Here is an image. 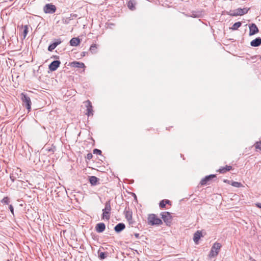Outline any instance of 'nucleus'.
Listing matches in <instances>:
<instances>
[{"label": "nucleus", "mask_w": 261, "mask_h": 261, "mask_svg": "<svg viewBox=\"0 0 261 261\" xmlns=\"http://www.w3.org/2000/svg\"><path fill=\"white\" fill-rule=\"evenodd\" d=\"M147 223L148 225L151 226L160 225L163 224V222L162 220L158 218L155 214H151L148 215Z\"/></svg>", "instance_id": "1"}, {"label": "nucleus", "mask_w": 261, "mask_h": 261, "mask_svg": "<svg viewBox=\"0 0 261 261\" xmlns=\"http://www.w3.org/2000/svg\"><path fill=\"white\" fill-rule=\"evenodd\" d=\"M20 96L22 102L23 106L27 108L28 112H30L31 109L32 105L30 97L25 93H21Z\"/></svg>", "instance_id": "2"}, {"label": "nucleus", "mask_w": 261, "mask_h": 261, "mask_svg": "<svg viewBox=\"0 0 261 261\" xmlns=\"http://www.w3.org/2000/svg\"><path fill=\"white\" fill-rule=\"evenodd\" d=\"M250 8H238L234 10L230 11L228 14L232 16H242L248 13Z\"/></svg>", "instance_id": "3"}, {"label": "nucleus", "mask_w": 261, "mask_h": 261, "mask_svg": "<svg viewBox=\"0 0 261 261\" xmlns=\"http://www.w3.org/2000/svg\"><path fill=\"white\" fill-rule=\"evenodd\" d=\"M221 247L222 245L220 243L217 242L215 243L211 248L209 256L210 257H214L216 256L218 254Z\"/></svg>", "instance_id": "4"}, {"label": "nucleus", "mask_w": 261, "mask_h": 261, "mask_svg": "<svg viewBox=\"0 0 261 261\" xmlns=\"http://www.w3.org/2000/svg\"><path fill=\"white\" fill-rule=\"evenodd\" d=\"M56 7L51 3L46 4L43 7V11L46 14H53L56 12Z\"/></svg>", "instance_id": "5"}, {"label": "nucleus", "mask_w": 261, "mask_h": 261, "mask_svg": "<svg viewBox=\"0 0 261 261\" xmlns=\"http://www.w3.org/2000/svg\"><path fill=\"white\" fill-rule=\"evenodd\" d=\"M161 216L163 221L166 223L167 225H169L171 223L172 216L169 212H162L161 214Z\"/></svg>", "instance_id": "6"}, {"label": "nucleus", "mask_w": 261, "mask_h": 261, "mask_svg": "<svg viewBox=\"0 0 261 261\" xmlns=\"http://www.w3.org/2000/svg\"><path fill=\"white\" fill-rule=\"evenodd\" d=\"M85 106L87 108L86 115L88 116H92L93 115V108L91 102L89 100H87L85 102Z\"/></svg>", "instance_id": "7"}, {"label": "nucleus", "mask_w": 261, "mask_h": 261, "mask_svg": "<svg viewBox=\"0 0 261 261\" xmlns=\"http://www.w3.org/2000/svg\"><path fill=\"white\" fill-rule=\"evenodd\" d=\"M61 62L59 60H55L49 65L48 68L51 71L56 70L59 67Z\"/></svg>", "instance_id": "8"}, {"label": "nucleus", "mask_w": 261, "mask_h": 261, "mask_svg": "<svg viewBox=\"0 0 261 261\" xmlns=\"http://www.w3.org/2000/svg\"><path fill=\"white\" fill-rule=\"evenodd\" d=\"M249 35L252 36L257 34L259 32V30L255 23H251L249 25Z\"/></svg>", "instance_id": "9"}, {"label": "nucleus", "mask_w": 261, "mask_h": 261, "mask_svg": "<svg viewBox=\"0 0 261 261\" xmlns=\"http://www.w3.org/2000/svg\"><path fill=\"white\" fill-rule=\"evenodd\" d=\"M62 42L61 39H55L54 42L51 43L48 47V50L49 51H53L58 45Z\"/></svg>", "instance_id": "10"}, {"label": "nucleus", "mask_w": 261, "mask_h": 261, "mask_svg": "<svg viewBox=\"0 0 261 261\" xmlns=\"http://www.w3.org/2000/svg\"><path fill=\"white\" fill-rule=\"evenodd\" d=\"M216 177V175L215 174H211L210 175L206 176L201 180L200 184L201 185H205L207 184L208 181H210L213 178Z\"/></svg>", "instance_id": "11"}, {"label": "nucleus", "mask_w": 261, "mask_h": 261, "mask_svg": "<svg viewBox=\"0 0 261 261\" xmlns=\"http://www.w3.org/2000/svg\"><path fill=\"white\" fill-rule=\"evenodd\" d=\"M95 229L97 232L101 233L105 230L106 225L102 222L97 223L95 226Z\"/></svg>", "instance_id": "12"}, {"label": "nucleus", "mask_w": 261, "mask_h": 261, "mask_svg": "<svg viewBox=\"0 0 261 261\" xmlns=\"http://www.w3.org/2000/svg\"><path fill=\"white\" fill-rule=\"evenodd\" d=\"M70 66L71 67L79 68H84L85 67V65L83 63L77 61H73L70 63Z\"/></svg>", "instance_id": "13"}, {"label": "nucleus", "mask_w": 261, "mask_h": 261, "mask_svg": "<svg viewBox=\"0 0 261 261\" xmlns=\"http://www.w3.org/2000/svg\"><path fill=\"white\" fill-rule=\"evenodd\" d=\"M250 45L253 47H258L261 45V38L258 37L253 40L250 42Z\"/></svg>", "instance_id": "14"}, {"label": "nucleus", "mask_w": 261, "mask_h": 261, "mask_svg": "<svg viewBox=\"0 0 261 261\" xmlns=\"http://www.w3.org/2000/svg\"><path fill=\"white\" fill-rule=\"evenodd\" d=\"M125 228V225L124 223H119L115 226L114 230L117 233H119L124 230Z\"/></svg>", "instance_id": "15"}, {"label": "nucleus", "mask_w": 261, "mask_h": 261, "mask_svg": "<svg viewBox=\"0 0 261 261\" xmlns=\"http://www.w3.org/2000/svg\"><path fill=\"white\" fill-rule=\"evenodd\" d=\"M99 179L95 176H91L89 177V182L92 186H95L99 182Z\"/></svg>", "instance_id": "16"}, {"label": "nucleus", "mask_w": 261, "mask_h": 261, "mask_svg": "<svg viewBox=\"0 0 261 261\" xmlns=\"http://www.w3.org/2000/svg\"><path fill=\"white\" fill-rule=\"evenodd\" d=\"M202 237V233L200 231H197L194 234L193 240L196 244H198L199 240Z\"/></svg>", "instance_id": "17"}, {"label": "nucleus", "mask_w": 261, "mask_h": 261, "mask_svg": "<svg viewBox=\"0 0 261 261\" xmlns=\"http://www.w3.org/2000/svg\"><path fill=\"white\" fill-rule=\"evenodd\" d=\"M80 42L81 40L79 38H72L69 42L70 45L72 46H76Z\"/></svg>", "instance_id": "18"}, {"label": "nucleus", "mask_w": 261, "mask_h": 261, "mask_svg": "<svg viewBox=\"0 0 261 261\" xmlns=\"http://www.w3.org/2000/svg\"><path fill=\"white\" fill-rule=\"evenodd\" d=\"M232 168V166H228V165H226L225 167H221V168H220L218 171L220 173H226L227 171H230V170H231Z\"/></svg>", "instance_id": "19"}, {"label": "nucleus", "mask_w": 261, "mask_h": 261, "mask_svg": "<svg viewBox=\"0 0 261 261\" xmlns=\"http://www.w3.org/2000/svg\"><path fill=\"white\" fill-rule=\"evenodd\" d=\"M111 210V201L110 200H108L106 202L105 208L102 210V211H107L108 212H110Z\"/></svg>", "instance_id": "20"}, {"label": "nucleus", "mask_w": 261, "mask_h": 261, "mask_svg": "<svg viewBox=\"0 0 261 261\" xmlns=\"http://www.w3.org/2000/svg\"><path fill=\"white\" fill-rule=\"evenodd\" d=\"M242 25V23L240 21L234 23L233 25L230 28L232 30L235 31L238 29Z\"/></svg>", "instance_id": "21"}, {"label": "nucleus", "mask_w": 261, "mask_h": 261, "mask_svg": "<svg viewBox=\"0 0 261 261\" xmlns=\"http://www.w3.org/2000/svg\"><path fill=\"white\" fill-rule=\"evenodd\" d=\"M102 212H103V213H102V219L109 220L110 218V212H108L107 211H102Z\"/></svg>", "instance_id": "22"}, {"label": "nucleus", "mask_w": 261, "mask_h": 261, "mask_svg": "<svg viewBox=\"0 0 261 261\" xmlns=\"http://www.w3.org/2000/svg\"><path fill=\"white\" fill-rule=\"evenodd\" d=\"M202 15V12H192L191 16L194 18H199L201 17Z\"/></svg>", "instance_id": "23"}, {"label": "nucleus", "mask_w": 261, "mask_h": 261, "mask_svg": "<svg viewBox=\"0 0 261 261\" xmlns=\"http://www.w3.org/2000/svg\"><path fill=\"white\" fill-rule=\"evenodd\" d=\"M124 213H125V218L126 219L127 221L131 220V218H132V212L127 211H125Z\"/></svg>", "instance_id": "24"}, {"label": "nucleus", "mask_w": 261, "mask_h": 261, "mask_svg": "<svg viewBox=\"0 0 261 261\" xmlns=\"http://www.w3.org/2000/svg\"><path fill=\"white\" fill-rule=\"evenodd\" d=\"M107 255H108L107 252H99V251H98V257L100 259H105L107 257Z\"/></svg>", "instance_id": "25"}, {"label": "nucleus", "mask_w": 261, "mask_h": 261, "mask_svg": "<svg viewBox=\"0 0 261 261\" xmlns=\"http://www.w3.org/2000/svg\"><path fill=\"white\" fill-rule=\"evenodd\" d=\"M92 54H95L97 52V46L95 44H92L89 48Z\"/></svg>", "instance_id": "26"}, {"label": "nucleus", "mask_w": 261, "mask_h": 261, "mask_svg": "<svg viewBox=\"0 0 261 261\" xmlns=\"http://www.w3.org/2000/svg\"><path fill=\"white\" fill-rule=\"evenodd\" d=\"M28 26L27 25H25L24 26V29H23V38L24 39L28 33Z\"/></svg>", "instance_id": "27"}, {"label": "nucleus", "mask_w": 261, "mask_h": 261, "mask_svg": "<svg viewBox=\"0 0 261 261\" xmlns=\"http://www.w3.org/2000/svg\"><path fill=\"white\" fill-rule=\"evenodd\" d=\"M1 202L5 204H8L10 202V199L8 197H5L1 201Z\"/></svg>", "instance_id": "28"}, {"label": "nucleus", "mask_w": 261, "mask_h": 261, "mask_svg": "<svg viewBox=\"0 0 261 261\" xmlns=\"http://www.w3.org/2000/svg\"><path fill=\"white\" fill-rule=\"evenodd\" d=\"M231 185L234 187H240L242 186V184L241 182L238 181H232L231 183Z\"/></svg>", "instance_id": "29"}, {"label": "nucleus", "mask_w": 261, "mask_h": 261, "mask_svg": "<svg viewBox=\"0 0 261 261\" xmlns=\"http://www.w3.org/2000/svg\"><path fill=\"white\" fill-rule=\"evenodd\" d=\"M129 225H130L132 227H135L136 222L135 221L133 220L132 218H131V220H127Z\"/></svg>", "instance_id": "30"}, {"label": "nucleus", "mask_w": 261, "mask_h": 261, "mask_svg": "<svg viewBox=\"0 0 261 261\" xmlns=\"http://www.w3.org/2000/svg\"><path fill=\"white\" fill-rule=\"evenodd\" d=\"M254 146L256 149H259L261 150V141L256 142L255 143Z\"/></svg>", "instance_id": "31"}, {"label": "nucleus", "mask_w": 261, "mask_h": 261, "mask_svg": "<svg viewBox=\"0 0 261 261\" xmlns=\"http://www.w3.org/2000/svg\"><path fill=\"white\" fill-rule=\"evenodd\" d=\"M93 152L94 154H99V155H100L101 154V151L98 149H94L93 150Z\"/></svg>", "instance_id": "32"}, {"label": "nucleus", "mask_w": 261, "mask_h": 261, "mask_svg": "<svg viewBox=\"0 0 261 261\" xmlns=\"http://www.w3.org/2000/svg\"><path fill=\"white\" fill-rule=\"evenodd\" d=\"M160 207L161 208H165L166 206V203H165L164 200H162L160 202Z\"/></svg>", "instance_id": "33"}, {"label": "nucleus", "mask_w": 261, "mask_h": 261, "mask_svg": "<svg viewBox=\"0 0 261 261\" xmlns=\"http://www.w3.org/2000/svg\"><path fill=\"white\" fill-rule=\"evenodd\" d=\"M9 210H10L11 213L14 216V208H13V205H11V204L9 205Z\"/></svg>", "instance_id": "34"}, {"label": "nucleus", "mask_w": 261, "mask_h": 261, "mask_svg": "<svg viewBox=\"0 0 261 261\" xmlns=\"http://www.w3.org/2000/svg\"><path fill=\"white\" fill-rule=\"evenodd\" d=\"M92 157H93L92 154L91 153H89L87 154L86 159L90 160L92 158Z\"/></svg>", "instance_id": "35"}, {"label": "nucleus", "mask_w": 261, "mask_h": 261, "mask_svg": "<svg viewBox=\"0 0 261 261\" xmlns=\"http://www.w3.org/2000/svg\"><path fill=\"white\" fill-rule=\"evenodd\" d=\"M165 203L168 204H171V201L169 200L166 199L164 200Z\"/></svg>", "instance_id": "36"}, {"label": "nucleus", "mask_w": 261, "mask_h": 261, "mask_svg": "<svg viewBox=\"0 0 261 261\" xmlns=\"http://www.w3.org/2000/svg\"><path fill=\"white\" fill-rule=\"evenodd\" d=\"M69 20L68 19V18H66V19H65L64 20H63V22L65 24H68L69 23Z\"/></svg>", "instance_id": "37"}, {"label": "nucleus", "mask_w": 261, "mask_h": 261, "mask_svg": "<svg viewBox=\"0 0 261 261\" xmlns=\"http://www.w3.org/2000/svg\"><path fill=\"white\" fill-rule=\"evenodd\" d=\"M255 205L257 207L261 208V203H257Z\"/></svg>", "instance_id": "38"}, {"label": "nucleus", "mask_w": 261, "mask_h": 261, "mask_svg": "<svg viewBox=\"0 0 261 261\" xmlns=\"http://www.w3.org/2000/svg\"><path fill=\"white\" fill-rule=\"evenodd\" d=\"M87 54H88L87 52L83 51V52L82 53L81 55H82V56L84 57V56H85Z\"/></svg>", "instance_id": "39"}, {"label": "nucleus", "mask_w": 261, "mask_h": 261, "mask_svg": "<svg viewBox=\"0 0 261 261\" xmlns=\"http://www.w3.org/2000/svg\"><path fill=\"white\" fill-rule=\"evenodd\" d=\"M134 236L136 238H139V234L138 233H136L134 234Z\"/></svg>", "instance_id": "40"}, {"label": "nucleus", "mask_w": 261, "mask_h": 261, "mask_svg": "<svg viewBox=\"0 0 261 261\" xmlns=\"http://www.w3.org/2000/svg\"><path fill=\"white\" fill-rule=\"evenodd\" d=\"M10 178L12 181H14L15 179V178L13 176H10Z\"/></svg>", "instance_id": "41"}, {"label": "nucleus", "mask_w": 261, "mask_h": 261, "mask_svg": "<svg viewBox=\"0 0 261 261\" xmlns=\"http://www.w3.org/2000/svg\"><path fill=\"white\" fill-rule=\"evenodd\" d=\"M224 182H227V183H229V180H226H226H224Z\"/></svg>", "instance_id": "42"}, {"label": "nucleus", "mask_w": 261, "mask_h": 261, "mask_svg": "<svg viewBox=\"0 0 261 261\" xmlns=\"http://www.w3.org/2000/svg\"><path fill=\"white\" fill-rule=\"evenodd\" d=\"M128 7L130 8V9L133 10L132 8L130 6L129 3H128Z\"/></svg>", "instance_id": "43"}, {"label": "nucleus", "mask_w": 261, "mask_h": 261, "mask_svg": "<svg viewBox=\"0 0 261 261\" xmlns=\"http://www.w3.org/2000/svg\"><path fill=\"white\" fill-rule=\"evenodd\" d=\"M56 58H59V57L56 56Z\"/></svg>", "instance_id": "44"}]
</instances>
